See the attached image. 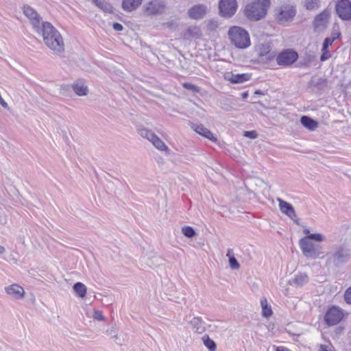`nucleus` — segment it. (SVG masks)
<instances>
[{
    "instance_id": "15",
    "label": "nucleus",
    "mask_w": 351,
    "mask_h": 351,
    "mask_svg": "<svg viewBox=\"0 0 351 351\" xmlns=\"http://www.w3.org/2000/svg\"><path fill=\"white\" fill-rule=\"evenodd\" d=\"M330 17V12L327 10H324L318 14L314 20V27L316 31L324 29L326 25L328 20Z\"/></svg>"
},
{
    "instance_id": "33",
    "label": "nucleus",
    "mask_w": 351,
    "mask_h": 351,
    "mask_svg": "<svg viewBox=\"0 0 351 351\" xmlns=\"http://www.w3.org/2000/svg\"><path fill=\"white\" fill-rule=\"evenodd\" d=\"M204 341V344L210 351H215L216 350V343L213 340L210 339L208 336H204L202 338Z\"/></svg>"
},
{
    "instance_id": "9",
    "label": "nucleus",
    "mask_w": 351,
    "mask_h": 351,
    "mask_svg": "<svg viewBox=\"0 0 351 351\" xmlns=\"http://www.w3.org/2000/svg\"><path fill=\"white\" fill-rule=\"evenodd\" d=\"M298 58L297 52L292 49H285L277 56L276 62L280 66H287L293 64Z\"/></svg>"
},
{
    "instance_id": "52",
    "label": "nucleus",
    "mask_w": 351,
    "mask_h": 351,
    "mask_svg": "<svg viewBox=\"0 0 351 351\" xmlns=\"http://www.w3.org/2000/svg\"><path fill=\"white\" fill-rule=\"evenodd\" d=\"M241 97L243 99H246L248 97V93L247 92H243L241 94Z\"/></svg>"
},
{
    "instance_id": "24",
    "label": "nucleus",
    "mask_w": 351,
    "mask_h": 351,
    "mask_svg": "<svg viewBox=\"0 0 351 351\" xmlns=\"http://www.w3.org/2000/svg\"><path fill=\"white\" fill-rule=\"evenodd\" d=\"M300 122L304 127L310 130H314L317 127V121L308 116H302L300 119Z\"/></svg>"
},
{
    "instance_id": "32",
    "label": "nucleus",
    "mask_w": 351,
    "mask_h": 351,
    "mask_svg": "<svg viewBox=\"0 0 351 351\" xmlns=\"http://www.w3.org/2000/svg\"><path fill=\"white\" fill-rule=\"evenodd\" d=\"M53 53L56 56L63 57L64 53V45H48Z\"/></svg>"
},
{
    "instance_id": "21",
    "label": "nucleus",
    "mask_w": 351,
    "mask_h": 351,
    "mask_svg": "<svg viewBox=\"0 0 351 351\" xmlns=\"http://www.w3.org/2000/svg\"><path fill=\"white\" fill-rule=\"evenodd\" d=\"M308 282V276L306 273H300L289 281L291 285L296 287H302Z\"/></svg>"
},
{
    "instance_id": "49",
    "label": "nucleus",
    "mask_w": 351,
    "mask_h": 351,
    "mask_svg": "<svg viewBox=\"0 0 351 351\" xmlns=\"http://www.w3.org/2000/svg\"><path fill=\"white\" fill-rule=\"evenodd\" d=\"M112 27L116 31H121L123 29V25L119 23H114Z\"/></svg>"
},
{
    "instance_id": "13",
    "label": "nucleus",
    "mask_w": 351,
    "mask_h": 351,
    "mask_svg": "<svg viewBox=\"0 0 351 351\" xmlns=\"http://www.w3.org/2000/svg\"><path fill=\"white\" fill-rule=\"evenodd\" d=\"M23 14L29 19L33 28L36 30L39 29L41 25V18L39 14L30 6L25 5L23 7Z\"/></svg>"
},
{
    "instance_id": "4",
    "label": "nucleus",
    "mask_w": 351,
    "mask_h": 351,
    "mask_svg": "<svg viewBox=\"0 0 351 351\" xmlns=\"http://www.w3.org/2000/svg\"><path fill=\"white\" fill-rule=\"evenodd\" d=\"M166 8L165 0H151L143 5L142 10L145 16L150 17L163 14Z\"/></svg>"
},
{
    "instance_id": "35",
    "label": "nucleus",
    "mask_w": 351,
    "mask_h": 351,
    "mask_svg": "<svg viewBox=\"0 0 351 351\" xmlns=\"http://www.w3.org/2000/svg\"><path fill=\"white\" fill-rule=\"evenodd\" d=\"M340 35H341V33L338 30L334 29L331 34V36L326 37L324 39V43L322 44H332V43L336 39L339 38Z\"/></svg>"
},
{
    "instance_id": "51",
    "label": "nucleus",
    "mask_w": 351,
    "mask_h": 351,
    "mask_svg": "<svg viewBox=\"0 0 351 351\" xmlns=\"http://www.w3.org/2000/svg\"><path fill=\"white\" fill-rule=\"evenodd\" d=\"M276 351H291L289 349L285 347H278Z\"/></svg>"
},
{
    "instance_id": "3",
    "label": "nucleus",
    "mask_w": 351,
    "mask_h": 351,
    "mask_svg": "<svg viewBox=\"0 0 351 351\" xmlns=\"http://www.w3.org/2000/svg\"><path fill=\"white\" fill-rule=\"evenodd\" d=\"M299 244L303 254L308 258L315 259L323 254L320 245L313 243L306 237L302 238Z\"/></svg>"
},
{
    "instance_id": "57",
    "label": "nucleus",
    "mask_w": 351,
    "mask_h": 351,
    "mask_svg": "<svg viewBox=\"0 0 351 351\" xmlns=\"http://www.w3.org/2000/svg\"><path fill=\"white\" fill-rule=\"evenodd\" d=\"M272 57H273V56H272L271 55H270V54H269V55H268V57H267V58L270 60V59H271V58H272Z\"/></svg>"
},
{
    "instance_id": "56",
    "label": "nucleus",
    "mask_w": 351,
    "mask_h": 351,
    "mask_svg": "<svg viewBox=\"0 0 351 351\" xmlns=\"http://www.w3.org/2000/svg\"><path fill=\"white\" fill-rule=\"evenodd\" d=\"M304 232L306 235H308L309 234H311V233H310L309 230H308V229H305V230H304Z\"/></svg>"
},
{
    "instance_id": "8",
    "label": "nucleus",
    "mask_w": 351,
    "mask_h": 351,
    "mask_svg": "<svg viewBox=\"0 0 351 351\" xmlns=\"http://www.w3.org/2000/svg\"><path fill=\"white\" fill-rule=\"evenodd\" d=\"M327 257L328 263H332L335 266H338L341 263L347 262L349 259L350 254L346 250L340 247L335 252L327 254Z\"/></svg>"
},
{
    "instance_id": "44",
    "label": "nucleus",
    "mask_w": 351,
    "mask_h": 351,
    "mask_svg": "<svg viewBox=\"0 0 351 351\" xmlns=\"http://www.w3.org/2000/svg\"><path fill=\"white\" fill-rule=\"evenodd\" d=\"M344 300L347 304H351V286L344 293Z\"/></svg>"
},
{
    "instance_id": "14",
    "label": "nucleus",
    "mask_w": 351,
    "mask_h": 351,
    "mask_svg": "<svg viewBox=\"0 0 351 351\" xmlns=\"http://www.w3.org/2000/svg\"><path fill=\"white\" fill-rule=\"evenodd\" d=\"M208 12V8L203 4H197L188 10V15L191 19L198 20L203 19Z\"/></svg>"
},
{
    "instance_id": "47",
    "label": "nucleus",
    "mask_w": 351,
    "mask_h": 351,
    "mask_svg": "<svg viewBox=\"0 0 351 351\" xmlns=\"http://www.w3.org/2000/svg\"><path fill=\"white\" fill-rule=\"evenodd\" d=\"M106 333L112 337L115 333H117L116 328L114 326H112L106 330Z\"/></svg>"
},
{
    "instance_id": "12",
    "label": "nucleus",
    "mask_w": 351,
    "mask_h": 351,
    "mask_svg": "<svg viewBox=\"0 0 351 351\" xmlns=\"http://www.w3.org/2000/svg\"><path fill=\"white\" fill-rule=\"evenodd\" d=\"M277 202L279 204L280 210L287 216H288L291 220H293L296 224H299V219L295 213L293 206L284 201L280 197L277 198Z\"/></svg>"
},
{
    "instance_id": "11",
    "label": "nucleus",
    "mask_w": 351,
    "mask_h": 351,
    "mask_svg": "<svg viewBox=\"0 0 351 351\" xmlns=\"http://www.w3.org/2000/svg\"><path fill=\"white\" fill-rule=\"evenodd\" d=\"M343 313L340 308L332 306L329 308L324 316V321L328 326H334L337 324L343 319Z\"/></svg>"
},
{
    "instance_id": "5",
    "label": "nucleus",
    "mask_w": 351,
    "mask_h": 351,
    "mask_svg": "<svg viewBox=\"0 0 351 351\" xmlns=\"http://www.w3.org/2000/svg\"><path fill=\"white\" fill-rule=\"evenodd\" d=\"M228 36L232 44H250V35L245 29L234 26L229 29Z\"/></svg>"
},
{
    "instance_id": "46",
    "label": "nucleus",
    "mask_w": 351,
    "mask_h": 351,
    "mask_svg": "<svg viewBox=\"0 0 351 351\" xmlns=\"http://www.w3.org/2000/svg\"><path fill=\"white\" fill-rule=\"evenodd\" d=\"M93 317L95 319L99 320V321H101V320L104 319V315L102 314V312L100 311H95L94 313H93Z\"/></svg>"
},
{
    "instance_id": "41",
    "label": "nucleus",
    "mask_w": 351,
    "mask_h": 351,
    "mask_svg": "<svg viewBox=\"0 0 351 351\" xmlns=\"http://www.w3.org/2000/svg\"><path fill=\"white\" fill-rule=\"evenodd\" d=\"M220 104L222 106V108L226 111H230L232 109V107L230 106V104H232L231 99L227 97H224L220 101Z\"/></svg>"
},
{
    "instance_id": "39",
    "label": "nucleus",
    "mask_w": 351,
    "mask_h": 351,
    "mask_svg": "<svg viewBox=\"0 0 351 351\" xmlns=\"http://www.w3.org/2000/svg\"><path fill=\"white\" fill-rule=\"evenodd\" d=\"M127 335L125 334H120L118 335L115 333L112 338L114 339V341L116 344L119 346H122L125 341Z\"/></svg>"
},
{
    "instance_id": "34",
    "label": "nucleus",
    "mask_w": 351,
    "mask_h": 351,
    "mask_svg": "<svg viewBox=\"0 0 351 351\" xmlns=\"http://www.w3.org/2000/svg\"><path fill=\"white\" fill-rule=\"evenodd\" d=\"M182 233L186 237L189 239L193 238L196 235L195 230L192 227L188 226H184L182 228Z\"/></svg>"
},
{
    "instance_id": "50",
    "label": "nucleus",
    "mask_w": 351,
    "mask_h": 351,
    "mask_svg": "<svg viewBox=\"0 0 351 351\" xmlns=\"http://www.w3.org/2000/svg\"><path fill=\"white\" fill-rule=\"evenodd\" d=\"M69 89V85L63 84L60 86V93H63L64 91H67Z\"/></svg>"
},
{
    "instance_id": "22",
    "label": "nucleus",
    "mask_w": 351,
    "mask_h": 351,
    "mask_svg": "<svg viewBox=\"0 0 351 351\" xmlns=\"http://www.w3.org/2000/svg\"><path fill=\"white\" fill-rule=\"evenodd\" d=\"M194 130L199 134L202 135L210 140L213 142H216L217 141V138L214 136L213 133L206 128H205L203 125H196L194 128Z\"/></svg>"
},
{
    "instance_id": "18",
    "label": "nucleus",
    "mask_w": 351,
    "mask_h": 351,
    "mask_svg": "<svg viewBox=\"0 0 351 351\" xmlns=\"http://www.w3.org/2000/svg\"><path fill=\"white\" fill-rule=\"evenodd\" d=\"M7 294L11 295L15 299H23L25 296L23 288L17 284H13L5 288Z\"/></svg>"
},
{
    "instance_id": "53",
    "label": "nucleus",
    "mask_w": 351,
    "mask_h": 351,
    "mask_svg": "<svg viewBox=\"0 0 351 351\" xmlns=\"http://www.w3.org/2000/svg\"><path fill=\"white\" fill-rule=\"evenodd\" d=\"M5 252V247L0 245V254H4Z\"/></svg>"
},
{
    "instance_id": "16",
    "label": "nucleus",
    "mask_w": 351,
    "mask_h": 351,
    "mask_svg": "<svg viewBox=\"0 0 351 351\" xmlns=\"http://www.w3.org/2000/svg\"><path fill=\"white\" fill-rule=\"evenodd\" d=\"M224 77L232 84H241L250 80L251 75L249 73L234 74L232 72L226 73Z\"/></svg>"
},
{
    "instance_id": "25",
    "label": "nucleus",
    "mask_w": 351,
    "mask_h": 351,
    "mask_svg": "<svg viewBox=\"0 0 351 351\" xmlns=\"http://www.w3.org/2000/svg\"><path fill=\"white\" fill-rule=\"evenodd\" d=\"M93 3L106 13L112 12V6L106 0H93Z\"/></svg>"
},
{
    "instance_id": "23",
    "label": "nucleus",
    "mask_w": 351,
    "mask_h": 351,
    "mask_svg": "<svg viewBox=\"0 0 351 351\" xmlns=\"http://www.w3.org/2000/svg\"><path fill=\"white\" fill-rule=\"evenodd\" d=\"M202 33L199 27H189L184 33V38L187 39H196L201 36Z\"/></svg>"
},
{
    "instance_id": "7",
    "label": "nucleus",
    "mask_w": 351,
    "mask_h": 351,
    "mask_svg": "<svg viewBox=\"0 0 351 351\" xmlns=\"http://www.w3.org/2000/svg\"><path fill=\"white\" fill-rule=\"evenodd\" d=\"M296 10L292 5L288 3L281 4L276 9L277 19L280 22L289 21L295 16Z\"/></svg>"
},
{
    "instance_id": "37",
    "label": "nucleus",
    "mask_w": 351,
    "mask_h": 351,
    "mask_svg": "<svg viewBox=\"0 0 351 351\" xmlns=\"http://www.w3.org/2000/svg\"><path fill=\"white\" fill-rule=\"evenodd\" d=\"M319 6V0H306L305 7L308 10L318 8Z\"/></svg>"
},
{
    "instance_id": "45",
    "label": "nucleus",
    "mask_w": 351,
    "mask_h": 351,
    "mask_svg": "<svg viewBox=\"0 0 351 351\" xmlns=\"http://www.w3.org/2000/svg\"><path fill=\"white\" fill-rule=\"evenodd\" d=\"M244 136L252 138V139H255L257 138L258 134H257L256 132L254 130L245 131L244 132Z\"/></svg>"
},
{
    "instance_id": "2",
    "label": "nucleus",
    "mask_w": 351,
    "mask_h": 351,
    "mask_svg": "<svg viewBox=\"0 0 351 351\" xmlns=\"http://www.w3.org/2000/svg\"><path fill=\"white\" fill-rule=\"evenodd\" d=\"M36 31L42 34L45 44H63L60 32L49 22H42Z\"/></svg>"
},
{
    "instance_id": "19",
    "label": "nucleus",
    "mask_w": 351,
    "mask_h": 351,
    "mask_svg": "<svg viewBox=\"0 0 351 351\" xmlns=\"http://www.w3.org/2000/svg\"><path fill=\"white\" fill-rule=\"evenodd\" d=\"M189 324L191 325L193 330L199 334L203 333L206 330V324L199 317H193Z\"/></svg>"
},
{
    "instance_id": "40",
    "label": "nucleus",
    "mask_w": 351,
    "mask_h": 351,
    "mask_svg": "<svg viewBox=\"0 0 351 351\" xmlns=\"http://www.w3.org/2000/svg\"><path fill=\"white\" fill-rule=\"evenodd\" d=\"M305 237L309 239L310 241L313 240L317 242H322L326 239L325 237L320 233L309 234L308 235H306Z\"/></svg>"
},
{
    "instance_id": "38",
    "label": "nucleus",
    "mask_w": 351,
    "mask_h": 351,
    "mask_svg": "<svg viewBox=\"0 0 351 351\" xmlns=\"http://www.w3.org/2000/svg\"><path fill=\"white\" fill-rule=\"evenodd\" d=\"M329 45H323L322 49V55L320 56V60L324 62L328 60L331 57V53L328 49Z\"/></svg>"
},
{
    "instance_id": "29",
    "label": "nucleus",
    "mask_w": 351,
    "mask_h": 351,
    "mask_svg": "<svg viewBox=\"0 0 351 351\" xmlns=\"http://www.w3.org/2000/svg\"><path fill=\"white\" fill-rule=\"evenodd\" d=\"M138 132L142 137L147 138L150 142L157 136L147 128H140Z\"/></svg>"
},
{
    "instance_id": "42",
    "label": "nucleus",
    "mask_w": 351,
    "mask_h": 351,
    "mask_svg": "<svg viewBox=\"0 0 351 351\" xmlns=\"http://www.w3.org/2000/svg\"><path fill=\"white\" fill-rule=\"evenodd\" d=\"M183 87L187 90H191L193 93H198L199 91V88L191 83H184Z\"/></svg>"
},
{
    "instance_id": "48",
    "label": "nucleus",
    "mask_w": 351,
    "mask_h": 351,
    "mask_svg": "<svg viewBox=\"0 0 351 351\" xmlns=\"http://www.w3.org/2000/svg\"><path fill=\"white\" fill-rule=\"evenodd\" d=\"M319 351H334L331 346L322 345Z\"/></svg>"
},
{
    "instance_id": "20",
    "label": "nucleus",
    "mask_w": 351,
    "mask_h": 351,
    "mask_svg": "<svg viewBox=\"0 0 351 351\" xmlns=\"http://www.w3.org/2000/svg\"><path fill=\"white\" fill-rule=\"evenodd\" d=\"M142 2L143 0H123L122 8L125 12H131L136 10Z\"/></svg>"
},
{
    "instance_id": "28",
    "label": "nucleus",
    "mask_w": 351,
    "mask_h": 351,
    "mask_svg": "<svg viewBox=\"0 0 351 351\" xmlns=\"http://www.w3.org/2000/svg\"><path fill=\"white\" fill-rule=\"evenodd\" d=\"M226 256L228 257L230 268L232 269H238L240 267V265L234 257L233 250L232 249L228 250Z\"/></svg>"
},
{
    "instance_id": "17",
    "label": "nucleus",
    "mask_w": 351,
    "mask_h": 351,
    "mask_svg": "<svg viewBox=\"0 0 351 351\" xmlns=\"http://www.w3.org/2000/svg\"><path fill=\"white\" fill-rule=\"evenodd\" d=\"M74 93L78 96H86L88 93V88L83 79L75 80L71 85Z\"/></svg>"
},
{
    "instance_id": "36",
    "label": "nucleus",
    "mask_w": 351,
    "mask_h": 351,
    "mask_svg": "<svg viewBox=\"0 0 351 351\" xmlns=\"http://www.w3.org/2000/svg\"><path fill=\"white\" fill-rule=\"evenodd\" d=\"M256 51L260 57L267 56L270 51L269 45H258V47L256 48Z\"/></svg>"
},
{
    "instance_id": "30",
    "label": "nucleus",
    "mask_w": 351,
    "mask_h": 351,
    "mask_svg": "<svg viewBox=\"0 0 351 351\" xmlns=\"http://www.w3.org/2000/svg\"><path fill=\"white\" fill-rule=\"evenodd\" d=\"M261 304L262 306V314L263 317H269L272 314L271 307L268 305L267 301L265 298L261 299Z\"/></svg>"
},
{
    "instance_id": "26",
    "label": "nucleus",
    "mask_w": 351,
    "mask_h": 351,
    "mask_svg": "<svg viewBox=\"0 0 351 351\" xmlns=\"http://www.w3.org/2000/svg\"><path fill=\"white\" fill-rule=\"evenodd\" d=\"M73 289L75 293L81 298H84L86 294V287L82 282H76L74 284Z\"/></svg>"
},
{
    "instance_id": "10",
    "label": "nucleus",
    "mask_w": 351,
    "mask_h": 351,
    "mask_svg": "<svg viewBox=\"0 0 351 351\" xmlns=\"http://www.w3.org/2000/svg\"><path fill=\"white\" fill-rule=\"evenodd\" d=\"M336 13L343 21L351 19V1L350 0H339L335 5Z\"/></svg>"
},
{
    "instance_id": "54",
    "label": "nucleus",
    "mask_w": 351,
    "mask_h": 351,
    "mask_svg": "<svg viewBox=\"0 0 351 351\" xmlns=\"http://www.w3.org/2000/svg\"><path fill=\"white\" fill-rule=\"evenodd\" d=\"M237 47L240 48V49H245L247 48L249 45H236Z\"/></svg>"
},
{
    "instance_id": "27",
    "label": "nucleus",
    "mask_w": 351,
    "mask_h": 351,
    "mask_svg": "<svg viewBox=\"0 0 351 351\" xmlns=\"http://www.w3.org/2000/svg\"><path fill=\"white\" fill-rule=\"evenodd\" d=\"M153 145L160 151L166 152L167 153L169 152V149L165 145V143L158 136H156L154 140L151 141Z\"/></svg>"
},
{
    "instance_id": "6",
    "label": "nucleus",
    "mask_w": 351,
    "mask_h": 351,
    "mask_svg": "<svg viewBox=\"0 0 351 351\" xmlns=\"http://www.w3.org/2000/svg\"><path fill=\"white\" fill-rule=\"evenodd\" d=\"M219 14L225 19L232 17L237 12L238 3L237 0H219L218 3Z\"/></svg>"
},
{
    "instance_id": "43",
    "label": "nucleus",
    "mask_w": 351,
    "mask_h": 351,
    "mask_svg": "<svg viewBox=\"0 0 351 351\" xmlns=\"http://www.w3.org/2000/svg\"><path fill=\"white\" fill-rule=\"evenodd\" d=\"M218 27V22L215 20H210L207 23V29L210 31L215 30Z\"/></svg>"
},
{
    "instance_id": "1",
    "label": "nucleus",
    "mask_w": 351,
    "mask_h": 351,
    "mask_svg": "<svg viewBox=\"0 0 351 351\" xmlns=\"http://www.w3.org/2000/svg\"><path fill=\"white\" fill-rule=\"evenodd\" d=\"M270 6V0H254L245 5L243 14L249 20L258 21L266 16Z\"/></svg>"
},
{
    "instance_id": "55",
    "label": "nucleus",
    "mask_w": 351,
    "mask_h": 351,
    "mask_svg": "<svg viewBox=\"0 0 351 351\" xmlns=\"http://www.w3.org/2000/svg\"><path fill=\"white\" fill-rule=\"evenodd\" d=\"M254 93L256 95H262L263 94L261 90H256Z\"/></svg>"
},
{
    "instance_id": "31",
    "label": "nucleus",
    "mask_w": 351,
    "mask_h": 351,
    "mask_svg": "<svg viewBox=\"0 0 351 351\" xmlns=\"http://www.w3.org/2000/svg\"><path fill=\"white\" fill-rule=\"evenodd\" d=\"M162 263V259L160 256H154L151 258H148L146 260V264L151 268H156L159 266Z\"/></svg>"
}]
</instances>
